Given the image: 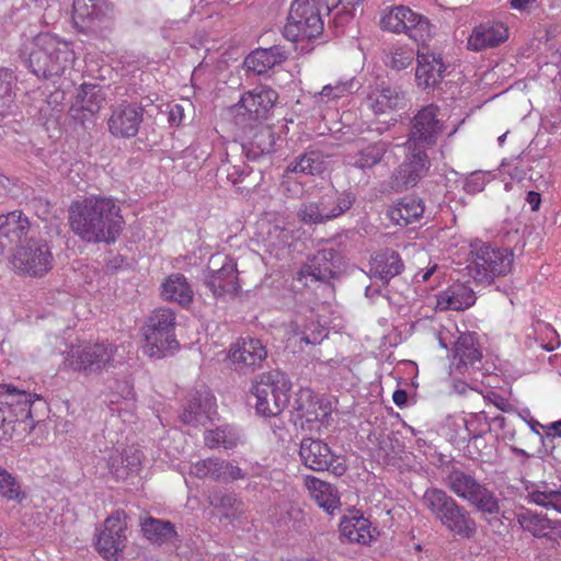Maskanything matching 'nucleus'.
Returning <instances> with one entry per match:
<instances>
[{"label":"nucleus","mask_w":561,"mask_h":561,"mask_svg":"<svg viewBox=\"0 0 561 561\" xmlns=\"http://www.w3.org/2000/svg\"><path fill=\"white\" fill-rule=\"evenodd\" d=\"M515 253L511 245L493 249V277L510 274L514 266Z\"/></svg>","instance_id":"obj_51"},{"label":"nucleus","mask_w":561,"mask_h":561,"mask_svg":"<svg viewBox=\"0 0 561 561\" xmlns=\"http://www.w3.org/2000/svg\"><path fill=\"white\" fill-rule=\"evenodd\" d=\"M331 252L323 251L306 263L298 273V279L307 283L311 280H329L334 275V266L330 263Z\"/></svg>","instance_id":"obj_35"},{"label":"nucleus","mask_w":561,"mask_h":561,"mask_svg":"<svg viewBox=\"0 0 561 561\" xmlns=\"http://www.w3.org/2000/svg\"><path fill=\"white\" fill-rule=\"evenodd\" d=\"M299 456L304 465L314 471L331 469L335 476H342L346 471V466L341 458L335 456L329 445L320 439L304 438Z\"/></svg>","instance_id":"obj_15"},{"label":"nucleus","mask_w":561,"mask_h":561,"mask_svg":"<svg viewBox=\"0 0 561 561\" xmlns=\"http://www.w3.org/2000/svg\"><path fill=\"white\" fill-rule=\"evenodd\" d=\"M444 129L443 115L434 104L422 107L414 115L405 142L407 157L396 172L399 186H414L425 175L430 168L426 149L436 144Z\"/></svg>","instance_id":"obj_1"},{"label":"nucleus","mask_w":561,"mask_h":561,"mask_svg":"<svg viewBox=\"0 0 561 561\" xmlns=\"http://www.w3.org/2000/svg\"><path fill=\"white\" fill-rule=\"evenodd\" d=\"M329 160L322 152L309 151L287 167L290 172H299L310 175L321 174L328 168Z\"/></svg>","instance_id":"obj_44"},{"label":"nucleus","mask_w":561,"mask_h":561,"mask_svg":"<svg viewBox=\"0 0 561 561\" xmlns=\"http://www.w3.org/2000/svg\"><path fill=\"white\" fill-rule=\"evenodd\" d=\"M355 85L356 83L354 79L329 83L324 85L320 92L313 94V104L320 108L329 106L340 99L351 95Z\"/></svg>","instance_id":"obj_40"},{"label":"nucleus","mask_w":561,"mask_h":561,"mask_svg":"<svg viewBox=\"0 0 561 561\" xmlns=\"http://www.w3.org/2000/svg\"><path fill=\"white\" fill-rule=\"evenodd\" d=\"M485 430H483V433H486L490 431L491 426L489 423H485ZM482 431L480 433H477V434H473L470 438V445L473 446L474 448H477L479 450V453L481 455H488V451H485L484 449H488V446L486 444L484 443V439L481 435Z\"/></svg>","instance_id":"obj_62"},{"label":"nucleus","mask_w":561,"mask_h":561,"mask_svg":"<svg viewBox=\"0 0 561 561\" xmlns=\"http://www.w3.org/2000/svg\"><path fill=\"white\" fill-rule=\"evenodd\" d=\"M69 224L75 234L83 241L111 243L122 232L124 219L114 199L90 196L71 204Z\"/></svg>","instance_id":"obj_2"},{"label":"nucleus","mask_w":561,"mask_h":561,"mask_svg":"<svg viewBox=\"0 0 561 561\" xmlns=\"http://www.w3.org/2000/svg\"><path fill=\"white\" fill-rule=\"evenodd\" d=\"M145 537L154 543H173L178 534L173 524L153 517L146 518L141 524Z\"/></svg>","instance_id":"obj_41"},{"label":"nucleus","mask_w":561,"mask_h":561,"mask_svg":"<svg viewBox=\"0 0 561 561\" xmlns=\"http://www.w3.org/2000/svg\"><path fill=\"white\" fill-rule=\"evenodd\" d=\"M324 24L314 0H294L290 4L284 36L297 45L318 38Z\"/></svg>","instance_id":"obj_8"},{"label":"nucleus","mask_w":561,"mask_h":561,"mask_svg":"<svg viewBox=\"0 0 561 561\" xmlns=\"http://www.w3.org/2000/svg\"><path fill=\"white\" fill-rule=\"evenodd\" d=\"M277 100L278 94L272 88L255 87L241 95L240 100L229 108V115L234 125L243 131L253 129L262 121L267 119Z\"/></svg>","instance_id":"obj_4"},{"label":"nucleus","mask_w":561,"mask_h":561,"mask_svg":"<svg viewBox=\"0 0 561 561\" xmlns=\"http://www.w3.org/2000/svg\"><path fill=\"white\" fill-rule=\"evenodd\" d=\"M485 184H486V182L484 180V174H482L480 172H476V173H472L466 180L465 190L468 193L476 194L478 192L483 191V188L485 187Z\"/></svg>","instance_id":"obj_59"},{"label":"nucleus","mask_w":561,"mask_h":561,"mask_svg":"<svg viewBox=\"0 0 561 561\" xmlns=\"http://www.w3.org/2000/svg\"><path fill=\"white\" fill-rule=\"evenodd\" d=\"M340 530L342 536L350 541L368 543L373 539L370 523L362 515L353 514L341 520Z\"/></svg>","instance_id":"obj_36"},{"label":"nucleus","mask_w":561,"mask_h":561,"mask_svg":"<svg viewBox=\"0 0 561 561\" xmlns=\"http://www.w3.org/2000/svg\"><path fill=\"white\" fill-rule=\"evenodd\" d=\"M23 56L37 77L66 75L77 59L71 42L49 32L39 33L23 45Z\"/></svg>","instance_id":"obj_3"},{"label":"nucleus","mask_w":561,"mask_h":561,"mask_svg":"<svg viewBox=\"0 0 561 561\" xmlns=\"http://www.w3.org/2000/svg\"><path fill=\"white\" fill-rule=\"evenodd\" d=\"M112 358V345L105 343H83L72 345L66 352L62 365L66 369L88 374L105 368Z\"/></svg>","instance_id":"obj_13"},{"label":"nucleus","mask_w":561,"mask_h":561,"mask_svg":"<svg viewBox=\"0 0 561 561\" xmlns=\"http://www.w3.org/2000/svg\"><path fill=\"white\" fill-rule=\"evenodd\" d=\"M250 151H252L253 157L259 154L268 153L273 148L272 134L266 128H261L253 137L250 142Z\"/></svg>","instance_id":"obj_55"},{"label":"nucleus","mask_w":561,"mask_h":561,"mask_svg":"<svg viewBox=\"0 0 561 561\" xmlns=\"http://www.w3.org/2000/svg\"><path fill=\"white\" fill-rule=\"evenodd\" d=\"M175 313L170 308H158L142 328L144 353L149 357H163L178 347L174 334Z\"/></svg>","instance_id":"obj_6"},{"label":"nucleus","mask_w":561,"mask_h":561,"mask_svg":"<svg viewBox=\"0 0 561 561\" xmlns=\"http://www.w3.org/2000/svg\"><path fill=\"white\" fill-rule=\"evenodd\" d=\"M476 301L474 293L463 284H455L437 295L436 307L439 310H465Z\"/></svg>","instance_id":"obj_26"},{"label":"nucleus","mask_w":561,"mask_h":561,"mask_svg":"<svg viewBox=\"0 0 561 561\" xmlns=\"http://www.w3.org/2000/svg\"><path fill=\"white\" fill-rule=\"evenodd\" d=\"M471 260L468 265L469 272L473 278L477 280H485L491 283L490 280V272H491V251L490 245L481 243L480 241H474L471 244Z\"/></svg>","instance_id":"obj_37"},{"label":"nucleus","mask_w":561,"mask_h":561,"mask_svg":"<svg viewBox=\"0 0 561 561\" xmlns=\"http://www.w3.org/2000/svg\"><path fill=\"white\" fill-rule=\"evenodd\" d=\"M328 335L324 327L312 316L311 318H296L290 323L288 341L302 348L304 345L320 344Z\"/></svg>","instance_id":"obj_23"},{"label":"nucleus","mask_w":561,"mask_h":561,"mask_svg":"<svg viewBox=\"0 0 561 561\" xmlns=\"http://www.w3.org/2000/svg\"><path fill=\"white\" fill-rule=\"evenodd\" d=\"M306 486L310 496L327 513L333 514L340 506V497L336 489L330 483L314 477L306 478Z\"/></svg>","instance_id":"obj_30"},{"label":"nucleus","mask_w":561,"mask_h":561,"mask_svg":"<svg viewBox=\"0 0 561 561\" xmlns=\"http://www.w3.org/2000/svg\"><path fill=\"white\" fill-rule=\"evenodd\" d=\"M30 229L31 222L21 210L0 215V236L7 247L25 237Z\"/></svg>","instance_id":"obj_28"},{"label":"nucleus","mask_w":561,"mask_h":561,"mask_svg":"<svg viewBox=\"0 0 561 561\" xmlns=\"http://www.w3.org/2000/svg\"><path fill=\"white\" fill-rule=\"evenodd\" d=\"M290 380L280 371L264 373L253 382L255 410L262 416H276L288 405Z\"/></svg>","instance_id":"obj_5"},{"label":"nucleus","mask_w":561,"mask_h":561,"mask_svg":"<svg viewBox=\"0 0 561 561\" xmlns=\"http://www.w3.org/2000/svg\"><path fill=\"white\" fill-rule=\"evenodd\" d=\"M493 405L501 410L499 414L493 412V432L496 433V438L506 442L515 451L524 453L523 447L535 440L539 432L526 422L511 403L504 402L503 399L500 403L494 394Z\"/></svg>","instance_id":"obj_7"},{"label":"nucleus","mask_w":561,"mask_h":561,"mask_svg":"<svg viewBox=\"0 0 561 561\" xmlns=\"http://www.w3.org/2000/svg\"><path fill=\"white\" fill-rule=\"evenodd\" d=\"M284 60L285 56L279 48H261L252 51L245 58L244 66L249 71L256 75H263Z\"/></svg>","instance_id":"obj_34"},{"label":"nucleus","mask_w":561,"mask_h":561,"mask_svg":"<svg viewBox=\"0 0 561 561\" xmlns=\"http://www.w3.org/2000/svg\"><path fill=\"white\" fill-rule=\"evenodd\" d=\"M72 19L80 28L92 27L105 16V0H73Z\"/></svg>","instance_id":"obj_29"},{"label":"nucleus","mask_w":561,"mask_h":561,"mask_svg":"<svg viewBox=\"0 0 561 561\" xmlns=\"http://www.w3.org/2000/svg\"><path fill=\"white\" fill-rule=\"evenodd\" d=\"M388 150L385 141L357 145L356 150L347 156V163L357 169H368L378 164Z\"/></svg>","instance_id":"obj_32"},{"label":"nucleus","mask_w":561,"mask_h":561,"mask_svg":"<svg viewBox=\"0 0 561 561\" xmlns=\"http://www.w3.org/2000/svg\"><path fill=\"white\" fill-rule=\"evenodd\" d=\"M204 440L209 448L231 449L238 445L240 435L233 427L225 425L215 430H207L204 433Z\"/></svg>","instance_id":"obj_46"},{"label":"nucleus","mask_w":561,"mask_h":561,"mask_svg":"<svg viewBox=\"0 0 561 561\" xmlns=\"http://www.w3.org/2000/svg\"><path fill=\"white\" fill-rule=\"evenodd\" d=\"M210 504L215 515L227 523L238 518L244 511V504L232 494H215Z\"/></svg>","instance_id":"obj_43"},{"label":"nucleus","mask_w":561,"mask_h":561,"mask_svg":"<svg viewBox=\"0 0 561 561\" xmlns=\"http://www.w3.org/2000/svg\"><path fill=\"white\" fill-rule=\"evenodd\" d=\"M318 202L323 222H327L348 210L353 206L355 197L350 192L330 190L321 195Z\"/></svg>","instance_id":"obj_27"},{"label":"nucleus","mask_w":561,"mask_h":561,"mask_svg":"<svg viewBox=\"0 0 561 561\" xmlns=\"http://www.w3.org/2000/svg\"><path fill=\"white\" fill-rule=\"evenodd\" d=\"M161 295L165 300L178 302L181 306H188L194 297L193 289L182 274L168 276L161 285Z\"/></svg>","instance_id":"obj_33"},{"label":"nucleus","mask_w":561,"mask_h":561,"mask_svg":"<svg viewBox=\"0 0 561 561\" xmlns=\"http://www.w3.org/2000/svg\"><path fill=\"white\" fill-rule=\"evenodd\" d=\"M211 466V479L229 482L243 478L242 470L239 467L225 460L213 458Z\"/></svg>","instance_id":"obj_53"},{"label":"nucleus","mask_w":561,"mask_h":561,"mask_svg":"<svg viewBox=\"0 0 561 561\" xmlns=\"http://www.w3.org/2000/svg\"><path fill=\"white\" fill-rule=\"evenodd\" d=\"M520 527L535 537H546L557 528V523L546 515L526 511L517 515Z\"/></svg>","instance_id":"obj_42"},{"label":"nucleus","mask_w":561,"mask_h":561,"mask_svg":"<svg viewBox=\"0 0 561 561\" xmlns=\"http://www.w3.org/2000/svg\"><path fill=\"white\" fill-rule=\"evenodd\" d=\"M290 239L289 230H287L285 227L275 224L271 225L267 229V237L266 241L270 243V245L273 247H280L288 243Z\"/></svg>","instance_id":"obj_57"},{"label":"nucleus","mask_w":561,"mask_h":561,"mask_svg":"<svg viewBox=\"0 0 561 561\" xmlns=\"http://www.w3.org/2000/svg\"><path fill=\"white\" fill-rule=\"evenodd\" d=\"M211 459L198 460L190 468L192 474L197 478H211Z\"/></svg>","instance_id":"obj_60"},{"label":"nucleus","mask_w":561,"mask_h":561,"mask_svg":"<svg viewBox=\"0 0 561 561\" xmlns=\"http://www.w3.org/2000/svg\"><path fill=\"white\" fill-rule=\"evenodd\" d=\"M363 105L375 116H388L403 110L407 105V98L400 87L382 81L367 88Z\"/></svg>","instance_id":"obj_14"},{"label":"nucleus","mask_w":561,"mask_h":561,"mask_svg":"<svg viewBox=\"0 0 561 561\" xmlns=\"http://www.w3.org/2000/svg\"><path fill=\"white\" fill-rule=\"evenodd\" d=\"M11 264L18 275L43 277L53 268L54 255L45 240L31 239L16 247Z\"/></svg>","instance_id":"obj_10"},{"label":"nucleus","mask_w":561,"mask_h":561,"mask_svg":"<svg viewBox=\"0 0 561 561\" xmlns=\"http://www.w3.org/2000/svg\"><path fill=\"white\" fill-rule=\"evenodd\" d=\"M402 270L401 257L394 251H385L376 255L370 263V272L383 282L400 274Z\"/></svg>","instance_id":"obj_38"},{"label":"nucleus","mask_w":561,"mask_h":561,"mask_svg":"<svg viewBox=\"0 0 561 561\" xmlns=\"http://www.w3.org/2000/svg\"><path fill=\"white\" fill-rule=\"evenodd\" d=\"M508 38V28L503 23L493 22V46Z\"/></svg>","instance_id":"obj_61"},{"label":"nucleus","mask_w":561,"mask_h":561,"mask_svg":"<svg viewBox=\"0 0 561 561\" xmlns=\"http://www.w3.org/2000/svg\"><path fill=\"white\" fill-rule=\"evenodd\" d=\"M108 468L111 473L117 480H126L133 474H137L141 466L140 450L134 446L114 449L108 456Z\"/></svg>","instance_id":"obj_25"},{"label":"nucleus","mask_w":561,"mask_h":561,"mask_svg":"<svg viewBox=\"0 0 561 561\" xmlns=\"http://www.w3.org/2000/svg\"><path fill=\"white\" fill-rule=\"evenodd\" d=\"M38 399L37 394L0 383V404L4 408L7 415L13 419V422L31 419V405Z\"/></svg>","instance_id":"obj_21"},{"label":"nucleus","mask_w":561,"mask_h":561,"mask_svg":"<svg viewBox=\"0 0 561 561\" xmlns=\"http://www.w3.org/2000/svg\"><path fill=\"white\" fill-rule=\"evenodd\" d=\"M527 497L530 503L561 513V490L546 482L529 491Z\"/></svg>","instance_id":"obj_45"},{"label":"nucleus","mask_w":561,"mask_h":561,"mask_svg":"<svg viewBox=\"0 0 561 561\" xmlns=\"http://www.w3.org/2000/svg\"><path fill=\"white\" fill-rule=\"evenodd\" d=\"M216 414L217 405L215 397L208 391H204L188 402L184 408L181 419L185 424L197 426L214 420Z\"/></svg>","instance_id":"obj_24"},{"label":"nucleus","mask_w":561,"mask_h":561,"mask_svg":"<svg viewBox=\"0 0 561 561\" xmlns=\"http://www.w3.org/2000/svg\"><path fill=\"white\" fill-rule=\"evenodd\" d=\"M422 501L424 506L438 519H440L442 515H445V513L455 504L454 499L436 488L427 489Z\"/></svg>","instance_id":"obj_48"},{"label":"nucleus","mask_w":561,"mask_h":561,"mask_svg":"<svg viewBox=\"0 0 561 561\" xmlns=\"http://www.w3.org/2000/svg\"><path fill=\"white\" fill-rule=\"evenodd\" d=\"M210 265H220L217 270H210L205 278V285L216 297L236 295L239 289L236 262L226 255H214Z\"/></svg>","instance_id":"obj_16"},{"label":"nucleus","mask_w":561,"mask_h":561,"mask_svg":"<svg viewBox=\"0 0 561 561\" xmlns=\"http://www.w3.org/2000/svg\"><path fill=\"white\" fill-rule=\"evenodd\" d=\"M14 83L13 72L7 68H0V115H4L14 102Z\"/></svg>","instance_id":"obj_49"},{"label":"nucleus","mask_w":561,"mask_h":561,"mask_svg":"<svg viewBox=\"0 0 561 561\" xmlns=\"http://www.w3.org/2000/svg\"><path fill=\"white\" fill-rule=\"evenodd\" d=\"M499 362L501 360L499 359ZM493 367L494 369H499L504 375L505 379H515V377L519 375V370L515 369L514 365L508 360H505L503 364L500 363V367L493 363Z\"/></svg>","instance_id":"obj_63"},{"label":"nucleus","mask_w":561,"mask_h":561,"mask_svg":"<svg viewBox=\"0 0 561 561\" xmlns=\"http://www.w3.org/2000/svg\"><path fill=\"white\" fill-rule=\"evenodd\" d=\"M380 25L385 31L396 34L404 33L420 45H425L433 36L428 19L405 5L386 9L380 19Z\"/></svg>","instance_id":"obj_9"},{"label":"nucleus","mask_w":561,"mask_h":561,"mask_svg":"<svg viewBox=\"0 0 561 561\" xmlns=\"http://www.w3.org/2000/svg\"><path fill=\"white\" fill-rule=\"evenodd\" d=\"M126 514L116 511L103 523V526L95 534V549L106 561H118L126 542Z\"/></svg>","instance_id":"obj_12"},{"label":"nucleus","mask_w":561,"mask_h":561,"mask_svg":"<svg viewBox=\"0 0 561 561\" xmlns=\"http://www.w3.org/2000/svg\"><path fill=\"white\" fill-rule=\"evenodd\" d=\"M0 495L8 501L19 503L25 499V493L21 490L19 481L2 467H0Z\"/></svg>","instance_id":"obj_52"},{"label":"nucleus","mask_w":561,"mask_h":561,"mask_svg":"<svg viewBox=\"0 0 561 561\" xmlns=\"http://www.w3.org/2000/svg\"><path fill=\"white\" fill-rule=\"evenodd\" d=\"M455 357L465 366L474 365L477 362H480L481 353L474 346L471 335H461L455 343Z\"/></svg>","instance_id":"obj_50"},{"label":"nucleus","mask_w":561,"mask_h":561,"mask_svg":"<svg viewBox=\"0 0 561 561\" xmlns=\"http://www.w3.org/2000/svg\"><path fill=\"white\" fill-rule=\"evenodd\" d=\"M296 423L308 432L319 433L328 424L331 403L319 398L309 388H301L295 399Z\"/></svg>","instance_id":"obj_11"},{"label":"nucleus","mask_w":561,"mask_h":561,"mask_svg":"<svg viewBox=\"0 0 561 561\" xmlns=\"http://www.w3.org/2000/svg\"><path fill=\"white\" fill-rule=\"evenodd\" d=\"M424 204L415 197H405L391 206L388 217L399 226H408L420 220L424 214Z\"/></svg>","instance_id":"obj_31"},{"label":"nucleus","mask_w":561,"mask_h":561,"mask_svg":"<svg viewBox=\"0 0 561 561\" xmlns=\"http://www.w3.org/2000/svg\"><path fill=\"white\" fill-rule=\"evenodd\" d=\"M297 217L307 225L324 224L319 207V202H307L301 204L297 210Z\"/></svg>","instance_id":"obj_56"},{"label":"nucleus","mask_w":561,"mask_h":561,"mask_svg":"<svg viewBox=\"0 0 561 561\" xmlns=\"http://www.w3.org/2000/svg\"><path fill=\"white\" fill-rule=\"evenodd\" d=\"M141 122L142 108L137 104L123 103L113 111L107 125L113 136L130 138L137 135Z\"/></svg>","instance_id":"obj_19"},{"label":"nucleus","mask_w":561,"mask_h":561,"mask_svg":"<svg viewBox=\"0 0 561 561\" xmlns=\"http://www.w3.org/2000/svg\"><path fill=\"white\" fill-rule=\"evenodd\" d=\"M117 390L119 391L110 394V405L118 404L119 399H123L126 402V405L130 407L131 401L134 400V389L128 381L118 382Z\"/></svg>","instance_id":"obj_58"},{"label":"nucleus","mask_w":561,"mask_h":561,"mask_svg":"<svg viewBox=\"0 0 561 561\" xmlns=\"http://www.w3.org/2000/svg\"><path fill=\"white\" fill-rule=\"evenodd\" d=\"M448 485L456 495L468 501L479 511L486 514L491 513L490 491L470 476L454 471L448 477Z\"/></svg>","instance_id":"obj_17"},{"label":"nucleus","mask_w":561,"mask_h":561,"mask_svg":"<svg viewBox=\"0 0 561 561\" xmlns=\"http://www.w3.org/2000/svg\"><path fill=\"white\" fill-rule=\"evenodd\" d=\"M184 116V110L181 105L176 104L170 108L169 119L172 124H180Z\"/></svg>","instance_id":"obj_64"},{"label":"nucleus","mask_w":561,"mask_h":561,"mask_svg":"<svg viewBox=\"0 0 561 561\" xmlns=\"http://www.w3.org/2000/svg\"><path fill=\"white\" fill-rule=\"evenodd\" d=\"M414 49L408 44L393 45L385 55L387 67L400 71L407 69L414 60Z\"/></svg>","instance_id":"obj_47"},{"label":"nucleus","mask_w":561,"mask_h":561,"mask_svg":"<svg viewBox=\"0 0 561 561\" xmlns=\"http://www.w3.org/2000/svg\"><path fill=\"white\" fill-rule=\"evenodd\" d=\"M267 357V351L259 339H241L233 343L228 353L234 369L248 373L260 367Z\"/></svg>","instance_id":"obj_18"},{"label":"nucleus","mask_w":561,"mask_h":561,"mask_svg":"<svg viewBox=\"0 0 561 561\" xmlns=\"http://www.w3.org/2000/svg\"><path fill=\"white\" fill-rule=\"evenodd\" d=\"M447 65L439 55L417 51L415 83L422 90L434 89L445 77Z\"/></svg>","instance_id":"obj_20"},{"label":"nucleus","mask_w":561,"mask_h":561,"mask_svg":"<svg viewBox=\"0 0 561 561\" xmlns=\"http://www.w3.org/2000/svg\"><path fill=\"white\" fill-rule=\"evenodd\" d=\"M491 44V26L481 24L476 26L468 37L467 46L470 50L479 51Z\"/></svg>","instance_id":"obj_54"},{"label":"nucleus","mask_w":561,"mask_h":561,"mask_svg":"<svg viewBox=\"0 0 561 561\" xmlns=\"http://www.w3.org/2000/svg\"><path fill=\"white\" fill-rule=\"evenodd\" d=\"M439 520L448 530L462 537H470L474 531L473 520L456 502Z\"/></svg>","instance_id":"obj_39"},{"label":"nucleus","mask_w":561,"mask_h":561,"mask_svg":"<svg viewBox=\"0 0 561 561\" xmlns=\"http://www.w3.org/2000/svg\"><path fill=\"white\" fill-rule=\"evenodd\" d=\"M104 101L105 96L100 87L83 84L71 104L70 114L77 121H88L99 113Z\"/></svg>","instance_id":"obj_22"}]
</instances>
